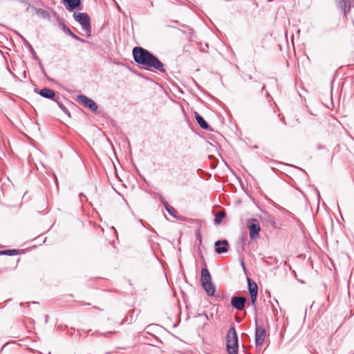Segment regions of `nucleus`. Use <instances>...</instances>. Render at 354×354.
I'll use <instances>...</instances> for the list:
<instances>
[{
    "label": "nucleus",
    "instance_id": "f3484780",
    "mask_svg": "<svg viewBox=\"0 0 354 354\" xmlns=\"http://www.w3.org/2000/svg\"><path fill=\"white\" fill-rule=\"evenodd\" d=\"M225 213L224 211H220L216 212L214 218V223L217 225L220 224L223 221V219L225 218Z\"/></svg>",
    "mask_w": 354,
    "mask_h": 354
},
{
    "label": "nucleus",
    "instance_id": "6e6552de",
    "mask_svg": "<svg viewBox=\"0 0 354 354\" xmlns=\"http://www.w3.org/2000/svg\"><path fill=\"white\" fill-rule=\"evenodd\" d=\"M245 302L246 299L245 297L234 296L232 298L231 305L234 308L242 310L245 308Z\"/></svg>",
    "mask_w": 354,
    "mask_h": 354
},
{
    "label": "nucleus",
    "instance_id": "2eb2a0df",
    "mask_svg": "<svg viewBox=\"0 0 354 354\" xmlns=\"http://www.w3.org/2000/svg\"><path fill=\"white\" fill-rule=\"evenodd\" d=\"M194 115H195V119L197 121L199 126L201 127V128L205 129V130L209 129V124L201 115H199L197 112H195Z\"/></svg>",
    "mask_w": 354,
    "mask_h": 354
},
{
    "label": "nucleus",
    "instance_id": "a211bd4d",
    "mask_svg": "<svg viewBox=\"0 0 354 354\" xmlns=\"http://www.w3.org/2000/svg\"><path fill=\"white\" fill-rule=\"evenodd\" d=\"M36 12V13L42 17L43 18H49L50 15H49V13L44 10V9L42 8H34V7H32Z\"/></svg>",
    "mask_w": 354,
    "mask_h": 354
},
{
    "label": "nucleus",
    "instance_id": "39448f33",
    "mask_svg": "<svg viewBox=\"0 0 354 354\" xmlns=\"http://www.w3.org/2000/svg\"><path fill=\"white\" fill-rule=\"evenodd\" d=\"M247 281H248V291H249V293L250 295V301H251V304L253 306H254L256 301H257V294H258V286H257L256 282L254 280L251 279L250 278L248 277Z\"/></svg>",
    "mask_w": 354,
    "mask_h": 354
},
{
    "label": "nucleus",
    "instance_id": "9b49d317",
    "mask_svg": "<svg viewBox=\"0 0 354 354\" xmlns=\"http://www.w3.org/2000/svg\"><path fill=\"white\" fill-rule=\"evenodd\" d=\"M337 7L344 12V15L350 12L351 1L350 0H339L337 1Z\"/></svg>",
    "mask_w": 354,
    "mask_h": 354
},
{
    "label": "nucleus",
    "instance_id": "20e7f679",
    "mask_svg": "<svg viewBox=\"0 0 354 354\" xmlns=\"http://www.w3.org/2000/svg\"><path fill=\"white\" fill-rule=\"evenodd\" d=\"M78 101L84 107L90 109L93 112H95L97 110L98 106L97 103L92 99L86 97V95H80L78 96Z\"/></svg>",
    "mask_w": 354,
    "mask_h": 354
},
{
    "label": "nucleus",
    "instance_id": "ddd939ff",
    "mask_svg": "<svg viewBox=\"0 0 354 354\" xmlns=\"http://www.w3.org/2000/svg\"><path fill=\"white\" fill-rule=\"evenodd\" d=\"M201 286L206 292V293L207 294V295L213 296L214 295L216 288L212 281L205 282V283L201 284Z\"/></svg>",
    "mask_w": 354,
    "mask_h": 354
},
{
    "label": "nucleus",
    "instance_id": "6ab92c4d",
    "mask_svg": "<svg viewBox=\"0 0 354 354\" xmlns=\"http://www.w3.org/2000/svg\"><path fill=\"white\" fill-rule=\"evenodd\" d=\"M165 209L172 216L176 217L177 211L171 206H170L167 202L164 204Z\"/></svg>",
    "mask_w": 354,
    "mask_h": 354
},
{
    "label": "nucleus",
    "instance_id": "b1692460",
    "mask_svg": "<svg viewBox=\"0 0 354 354\" xmlns=\"http://www.w3.org/2000/svg\"><path fill=\"white\" fill-rule=\"evenodd\" d=\"M241 263L242 267L244 268V263H243V261H242Z\"/></svg>",
    "mask_w": 354,
    "mask_h": 354
},
{
    "label": "nucleus",
    "instance_id": "1a4fd4ad",
    "mask_svg": "<svg viewBox=\"0 0 354 354\" xmlns=\"http://www.w3.org/2000/svg\"><path fill=\"white\" fill-rule=\"evenodd\" d=\"M227 246L228 243L226 240L217 241L215 242V251L218 254L226 252L228 250Z\"/></svg>",
    "mask_w": 354,
    "mask_h": 354
},
{
    "label": "nucleus",
    "instance_id": "4be33fe9",
    "mask_svg": "<svg viewBox=\"0 0 354 354\" xmlns=\"http://www.w3.org/2000/svg\"><path fill=\"white\" fill-rule=\"evenodd\" d=\"M20 2H21V3H23V4H24L25 6H27V10H28L29 8L32 7V6H31V5H30V3H28V2H27L26 1L21 0V1H20Z\"/></svg>",
    "mask_w": 354,
    "mask_h": 354
},
{
    "label": "nucleus",
    "instance_id": "f257e3e1",
    "mask_svg": "<svg viewBox=\"0 0 354 354\" xmlns=\"http://www.w3.org/2000/svg\"><path fill=\"white\" fill-rule=\"evenodd\" d=\"M132 54L135 62L142 68L162 73L165 71L163 63L147 49L137 46L133 48Z\"/></svg>",
    "mask_w": 354,
    "mask_h": 354
},
{
    "label": "nucleus",
    "instance_id": "7ed1b4c3",
    "mask_svg": "<svg viewBox=\"0 0 354 354\" xmlns=\"http://www.w3.org/2000/svg\"><path fill=\"white\" fill-rule=\"evenodd\" d=\"M73 17L76 21L80 23L82 26V29L86 33V36L90 37L91 35V26L89 15L86 12H75L73 14Z\"/></svg>",
    "mask_w": 354,
    "mask_h": 354
},
{
    "label": "nucleus",
    "instance_id": "9d476101",
    "mask_svg": "<svg viewBox=\"0 0 354 354\" xmlns=\"http://www.w3.org/2000/svg\"><path fill=\"white\" fill-rule=\"evenodd\" d=\"M59 27L62 29V30L67 35H70L72 38L75 39L77 41H79L80 42L84 43L86 41L84 39L80 38L75 34H74L71 29L64 24V23H60Z\"/></svg>",
    "mask_w": 354,
    "mask_h": 354
},
{
    "label": "nucleus",
    "instance_id": "dca6fc26",
    "mask_svg": "<svg viewBox=\"0 0 354 354\" xmlns=\"http://www.w3.org/2000/svg\"><path fill=\"white\" fill-rule=\"evenodd\" d=\"M212 277L207 268H203L201 270V284L205 282H211Z\"/></svg>",
    "mask_w": 354,
    "mask_h": 354
},
{
    "label": "nucleus",
    "instance_id": "4468645a",
    "mask_svg": "<svg viewBox=\"0 0 354 354\" xmlns=\"http://www.w3.org/2000/svg\"><path fill=\"white\" fill-rule=\"evenodd\" d=\"M39 95L42 96L43 97L47 98V99H53V97L55 95V93L53 90L48 88H44L40 90Z\"/></svg>",
    "mask_w": 354,
    "mask_h": 354
},
{
    "label": "nucleus",
    "instance_id": "5701e85b",
    "mask_svg": "<svg viewBox=\"0 0 354 354\" xmlns=\"http://www.w3.org/2000/svg\"><path fill=\"white\" fill-rule=\"evenodd\" d=\"M268 220L272 223L274 224V218L270 216V215H268Z\"/></svg>",
    "mask_w": 354,
    "mask_h": 354
},
{
    "label": "nucleus",
    "instance_id": "412c9836",
    "mask_svg": "<svg viewBox=\"0 0 354 354\" xmlns=\"http://www.w3.org/2000/svg\"><path fill=\"white\" fill-rule=\"evenodd\" d=\"M17 250H7L0 252V254H8V255H14L17 254Z\"/></svg>",
    "mask_w": 354,
    "mask_h": 354
},
{
    "label": "nucleus",
    "instance_id": "aec40b11",
    "mask_svg": "<svg viewBox=\"0 0 354 354\" xmlns=\"http://www.w3.org/2000/svg\"><path fill=\"white\" fill-rule=\"evenodd\" d=\"M55 101L57 103L59 107L63 111L64 113H65L68 116H71L69 111L62 102H58L57 100H55Z\"/></svg>",
    "mask_w": 354,
    "mask_h": 354
},
{
    "label": "nucleus",
    "instance_id": "f8f14e48",
    "mask_svg": "<svg viewBox=\"0 0 354 354\" xmlns=\"http://www.w3.org/2000/svg\"><path fill=\"white\" fill-rule=\"evenodd\" d=\"M63 3L68 10L72 11L80 5L81 0H64Z\"/></svg>",
    "mask_w": 354,
    "mask_h": 354
},
{
    "label": "nucleus",
    "instance_id": "423d86ee",
    "mask_svg": "<svg viewBox=\"0 0 354 354\" xmlns=\"http://www.w3.org/2000/svg\"><path fill=\"white\" fill-rule=\"evenodd\" d=\"M266 337V331L265 328L256 324L255 329V343L257 346H262Z\"/></svg>",
    "mask_w": 354,
    "mask_h": 354
},
{
    "label": "nucleus",
    "instance_id": "0eeeda50",
    "mask_svg": "<svg viewBox=\"0 0 354 354\" xmlns=\"http://www.w3.org/2000/svg\"><path fill=\"white\" fill-rule=\"evenodd\" d=\"M248 227L250 230V237L253 239L259 236L261 230L259 224L256 220H253L248 223Z\"/></svg>",
    "mask_w": 354,
    "mask_h": 354
},
{
    "label": "nucleus",
    "instance_id": "f03ea898",
    "mask_svg": "<svg viewBox=\"0 0 354 354\" xmlns=\"http://www.w3.org/2000/svg\"><path fill=\"white\" fill-rule=\"evenodd\" d=\"M226 348L229 354H238V336L234 326H232L227 332Z\"/></svg>",
    "mask_w": 354,
    "mask_h": 354
}]
</instances>
